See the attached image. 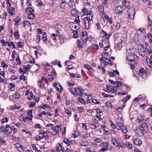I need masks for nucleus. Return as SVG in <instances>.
<instances>
[{"label":"nucleus","instance_id":"obj_1","mask_svg":"<svg viewBox=\"0 0 152 152\" xmlns=\"http://www.w3.org/2000/svg\"><path fill=\"white\" fill-rule=\"evenodd\" d=\"M125 9L122 6H116L115 8L114 12L116 14L120 16L122 15Z\"/></svg>","mask_w":152,"mask_h":152},{"label":"nucleus","instance_id":"obj_2","mask_svg":"<svg viewBox=\"0 0 152 152\" xmlns=\"http://www.w3.org/2000/svg\"><path fill=\"white\" fill-rule=\"evenodd\" d=\"M0 129L3 133H8L9 134L12 132V127L8 124L6 125L5 127L4 125L1 126Z\"/></svg>","mask_w":152,"mask_h":152},{"label":"nucleus","instance_id":"obj_3","mask_svg":"<svg viewBox=\"0 0 152 152\" xmlns=\"http://www.w3.org/2000/svg\"><path fill=\"white\" fill-rule=\"evenodd\" d=\"M111 141L112 143L114 145H116V146H120L122 148H124V146L123 145L122 141L121 140L117 139L113 137L112 138Z\"/></svg>","mask_w":152,"mask_h":152},{"label":"nucleus","instance_id":"obj_4","mask_svg":"<svg viewBox=\"0 0 152 152\" xmlns=\"http://www.w3.org/2000/svg\"><path fill=\"white\" fill-rule=\"evenodd\" d=\"M138 58V56L135 54H132L126 57V60L132 62H134Z\"/></svg>","mask_w":152,"mask_h":152},{"label":"nucleus","instance_id":"obj_5","mask_svg":"<svg viewBox=\"0 0 152 152\" xmlns=\"http://www.w3.org/2000/svg\"><path fill=\"white\" fill-rule=\"evenodd\" d=\"M129 18L131 20H133L134 18L135 12L134 8H129L128 11Z\"/></svg>","mask_w":152,"mask_h":152},{"label":"nucleus","instance_id":"obj_6","mask_svg":"<svg viewBox=\"0 0 152 152\" xmlns=\"http://www.w3.org/2000/svg\"><path fill=\"white\" fill-rule=\"evenodd\" d=\"M53 86L54 87H55L56 90L59 92H61L63 91V88L62 86L59 83L55 82L54 83Z\"/></svg>","mask_w":152,"mask_h":152},{"label":"nucleus","instance_id":"obj_7","mask_svg":"<svg viewBox=\"0 0 152 152\" xmlns=\"http://www.w3.org/2000/svg\"><path fill=\"white\" fill-rule=\"evenodd\" d=\"M63 142L66 144V146L73 145L75 143L74 140H69L66 138H64V139Z\"/></svg>","mask_w":152,"mask_h":152},{"label":"nucleus","instance_id":"obj_8","mask_svg":"<svg viewBox=\"0 0 152 152\" xmlns=\"http://www.w3.org/2000/svg\"><path fill=\"white\" fill-rule=\"evenodd\" d=\"M90 21L88 20V18L85 17L84 18L83 23L86 29H88L89 28L90 26Z\"/></svg>","mask_w":152,"mask_h":152},{"label":"nucleus","instance_id":"obj_9","mask_svg":"<svg viewBox=\"0 0 152 152\" xmlns=\"http://www.w3.org/2000/svg\"><path fill=\"white\" fill-rule=\"evenodd\" d=\"M133 143L136 145L140 146L142 144V142L140 139L137 137H134L133 138Z\"/></svg>","mask_w":152,"mask_h":152},{"label":"nucleus","instance_id":"obj_10","mask_svg":"<svg viewBox=\"0 0 152 152\" xmlns=\"http://www.w3.org/2000/svg\"><path fill=\"white\" fill-rule=\"evenodd\" d=\"M140 76L143 78H145L147 75V73L143 68H141L139 71Z\"/></svg>","mask_w":152,"mask_h":152},{"label":"nucleus","instance_id":"obj_11","mask_svg":"<svg viewBox=\"0 0 152 152\" xmlns=\"http://www.w3.org/2000/svg\"><path fill=\"white\" fill-rule=\"evenodd\" d=\"M80 96H82L83 95V91L84 90L83 88H80L79 87H76L74 90Z\"/></svg>","mask_w":152,"mask_h":152},{"label":"nucleus","instance_id":"obj_12","mask_svg":"<svg viewBox=\"0 0 152 152\" xmlns=\"http://www.w3.org/2000/svg\"><path fill=\"white\" fill-rule=\"evenodd\" d=\"M63 143H58L57 144L56 146V150L59 152H64V149L63 147Z\"/></svg>","mask_w":152,"mask_h":152},{"label":"nucleus","instance_id":"obj_13","mask_svg":"<svg viewBox=\"0 0 152 152\" xmlns=\"http://www.w3.org/2000/svg\"><path fill=\"white\" fill-rule=\"evenodd\" d=\"M140 128L144 132V133H146L148 129V126L146 123H144L140 125Z\"/></svg>","mask_w":152,"mask_h":152},{"label":"nucleus","instance_id":"obj_14","mask_svg":"<svg viewBox=\"0 0 152 152\" xmlns=\"http://www.w3.org/2000/svg\"><path fill=\"white\" fill-rule=\"evenodd\" d=\"M101 35L102 37H105L106 39H109L110 36V33L107 34L106 32L105 31L103 30H102L100 34Z\"/></svg>","mask_w":152,"mask_h":152},{"label":"nucleus","instance_id":"obj_15","mask_svg":"<svg viewBox=\"0 0 152 152\" xmlns=\"http://www.w3.org/2000/svg\"><path fill=\"white\" fill-rule=\"evenodd\" d=\"M52 129L56 132L58 133L62 129V126L61 125H56V126H53L52 127Z\"/></svg>","mask_w":152,"mask_h":152},{"label":"nucleus","instance_id":"obj_16","mask_svg":"<svg viewBox=\"0 0 152 152\" xmlns=\"http://www.w3.org/2000/svg\"><path fill=\"white\" fill-rule=\"evenodd\" d=\"M135 131L137 132V134L139 137L142 136L143 134L145 133L140 128L136 129Z\"/></svg>","mask_w":152,"mask_h":152},{"label":"nucleus","instance_id":"obj_17","mask_svg":"<svg viewBox=\"0 0 152 152\" xmlns=\"http://www.w3.org/2000/svg\"><path fill=\"white\" fill-rule=\"evenodd\" d=\"M32 110H28L27 112V119L31 121L32 120Z\"/></svg>","mask_w":152,"mask_h":152},{"label":"nucleus","instance_id":"obj_18","mask_svg":"<svg viewBox=\"0 0 152 152\" xmlns=\"http://www.w3.org/2000/svg\"><path fill=\"white\" fill-rule=\"evenodd\" d=\"M15 145L16 146V148H20V149H18V150L20 152H23L24 150L23 149V147L22 146V145L20 144L19 143H16Z\"/></svg>","mask_w":152,"mask_h":152},{"label":"nucleus","instance_id":"obj_19","mask_svg":"<svg viewBox=\"0 0 152 152\" xmlns=\"http://www.w3.org/2000/svg\"><path fill=\"white\" fill-rule=\"evenodd\" d=\"M119 128L121 129L122 132L124 134L127 133V131L126 129V128L124 125H120L119 126Z\"/></svg>","mask_w":152,"mask_h":152},{"label":"nucleus","instance_id":"obj_20","mask_svg":"<svg viewBox=\"0 0 152 152\" xmlns=\"http://www.w3.org/2000/svg\"><path fill=\"white\" fill-rule=\"evenodd\" d=\"M147 62L148 65L150 67H152V54H151L150 57V58H147Z\"/></svg>","mask_w":152,"mask_h":152},{"label":"nucleus","instance_id":"obj_21","mask_svg":"<svg viewBox=\"0 0 152 152\" xmlns=\"http://www.w3.org/2000/svg\"><path fill=\"white\" fill-rule=\"evenodd\" d=\"M116 121L118 123L122 124L123 123V120L122 119V117L118 116L116 119Z\"/></svg>","mask_w":152,"mask_h":152},{"label":"nucleus","instance_id":"obj_22","mask_svg":"<svg viewBox=\"0 0 152 152\" xmlns=\"http://www.w3.org/2000/svg\"><path fill=\"white\" fill-rule=\"evenodd\" d=\"M144 119V117L142 115H140L138 117V119L137 120V121L139 123H141Z\"/></svg>","mask_w":152,"mask_h":152},{"label":"nucleus","instance_id":"obj_23","mask_svg":"<svg viewBox=\"0 0 152 152\" xmlns=\"http://www.w3.org/2000/svg\"><path fill=\"white\" fill-rule=\"evenodd\" d=\"M114 86H115L116 88H118L119 89L122 86V83L120 81H116L115 84Z\"/></svg>","mask_w":152,"mask_h":152},{"label":"nucleus","instance_id":"obj_24","mask_svg":"<svg viewBox=\"0 0 152 152\" xmlns=\"http://www.w3.org/2000/svg\"><path fill=\"white\" fill-rule=\"evenodd\" d=\"M118 90H119V89L117 88L115 86H114L113 87L112 86L110 89L111 91L113 93H116Z\"/></svg>","mask_w":152,"mask_h":152},{"label":"nucleus","instance_id":"obj_25","mask_svg":"<svg viewBox=\"0 0 152 152\" xmlns=\"http://www.w3.org/2000/svg\"><path fill=\"white\" fill-rule=\"evenodd\" d=\"M105 60L107 61H105V62L107 63H105V66H107L108 64L110 65L111 66L113 65V64L110 59L106 58Z\"/></svg>","mask_w":152,"mask_h":152},{"label":"nucleus","instance_id":"obj_26","mask_svg":"<svg viewBox=\"0 0 152 152\" xmlns=\"http://www.w3.org/2000/svg\"><path fill=\"white\" fill-rule=\"evenodd\" d=\"M126 37L121 36V43L124 44L126 43Z\"/></svg>","mask_w":152,"mask_h":152},{"label":"nucleus","instance_id":"obj_27","mask_svg":"<svg viewBox=\"0 0 152 152\" xmlns=\"http://www.w3.org/2000/svg\"><path fill=\"white\" fill-rule=\"evenodd\" d=\"M60 7L62 8H64L66 6V3L65 2V0H61Z\"/></svg>","mask_w":152,"mask_h":152},{"label":"nucleus","instance_id":"obj_28","mask_svg":"<svg viewBox=\"0 0 152 152\" xmlns=\"http://www.w3.org/2000/svg\"><path fill=\"white\" fill-rule=\"evenodd\" d=\"M100 145L102 147L107 148L109 147V143L107 142H103L100 144Z\"/></svg>","mask_w":152,"mask_h":152},{"label":"nucleus","instance_id":"obj_29","mask_svg":"<svg viewBox=\"0 0 152 152\" xmlns=\"http://www.w3.org/2000/svg\"><path fill=\"white\" fill-rule=\"evenodd\" d=\"M14 21L15 22V26H17L18 25V23H19V22L20 20V18L18 16L16 17L14 19Z\"/></svg>","mask_w":152,"mask_h":152},{"label":"nucleus","instance_id":"obj_30","mask_svg":"<svg viewBox=\"0 0 152 152\" xmlns=\"http://www.w3.org/2000/svg\"><path fill=\"white\" fill-rule=\"evenodd\" d=\"M134 51V49L132 48H129L126 50V53L128 54H132Z\"/></svg>","mask_w":152,"mask_h":152},{"label":"nucleus","instance_id":"obj_31","mask_svg":"<svg viewBox=\"0 0 152 152\" xmlns=\"http://www.w3.org/2000/svg\"><path fill=\"white\" fill-rule=\"evenodd\" d=\"M17 45H18V47H17L18 48H22L24 45V44L21 42H18L17 43Z\"/></svg>","mask_w":152,"mask_h":152},{"label":"nucleus","instance_id":"obj_32","mask_svg":"<svg viewBox=\"0 0 152 152\" xmlns=\"http://www.w3.org/2000/svg\"><path fill=\"white\" fill-rule=\"evenodd\" d=\"M14 36L16 39H18L19 38V33L18 31L15 30L14 33Z\"/></svg>","mask_w":152,"mask_h":152},{"label":"nucleus","instance_id":"obj_33","mask_svg":"<svg viewBox=\"0 0 152 152\" xmlns=\"http://www.w3.org/2000/svg\"><path fill=\"white\" fill-rule=\"evenodd\" d=\"M146 49V50L147 51V52L149 54L152 53V50H151V48L149 46H146L145 48Z\"/></svg>","mask_w":152,"mask_h":152},{"label":"nucleus","instance_id":"obj_34","mask_svg":"<svg viewBox=\"0 0 152 152\" xmlns=\"http://www.w3.org/2000/svg\"><path fill=\"white\" fill-rule=\"evenodd\" d=\"M82 42L85 44L87 40L88 36H82Z\"/></svg>","mask_w":152,"mask_h":152},{"label":"nucleus","instance_id":"obj_35","mask_svg":"<svg viewBox=\"0 0 152 152\" xmlns=\"http://www.w3.org/2000/svg\"><path fill=\"white\" fill-rule=\"evenodd\" d=\"M109 121L110 123V125L111 127L115 129L116 128L119 129V128H118V127H116V124H114L112 122V121L111 120H109Z\"/></svg>","mask_w":152,"mask_h":152},{"label":"nucleus","instance_id":"obj_36","mask_svg":"<svg viewBox=\"0 0 152 152\" xmlns=\"http://www.w3.org/2000/svg\"><path fill=\"white\" fill-rule=\"evenodd\" d=\"M77 11L76 9H73L71 11V14L73 16H76L77 13Z\"/></svg>","mask_w":152,"mask_h":152},{"label":"nucleus","instance_id":"obj_37","mask_svg":"<svg viewBox=\"0 0 152 152\" xmlns=\"http://www.w3.org/2000/svg\"><path fill=\"white\" fill-rule=\"evenodd\" d=\"M73 136L75 137H77L79 136L80 133L78 131H75L73 133Z\"/></svg>","mask_w":152,"mask_h":152},{"label":"nucleus","instance_id":"obj_38","mask_svg":"<svg viewBox=\"0 0 152 152\" xmlns=\"http://www.w3.org/2000/svg\"><path fill=\"white\" fill-rule=\"evenodd\" d=\"M90 47L91 49H94L96 50L98 49L99 48L98 45L96 44H93Z\"/></svg>","mask_w":152,"mask_h":152},{"label":"nucleus","instance_id":"obj_39","mask_svg":"<svg viewBox=\"0 0 152 152\" xmlns=\"http://www.w3.org/2000/svg\"><path fill=\"white\" fill-rule=\"evenodd\" d=\"M125 2H123V4L127 8L129 9V7L130 6V4L129 2L128 1H125Z\"/></svg>","mask_w":152,"mask_h":152},{"label":"nucleus","instance_id":"obj_40","mask_svg":"<svg viewBox=\"0 0 152 152\" xmlns=\"http://www.w3.org/2000/svg\"><path fill=\"white\" fill-rule=\"evenodd\" d=\"M28 18L29 19H33L35 18V14L34 13H30L28 16Z\"/></svg>","mask_w":152,"mask_h":152},{"label":"nucleus","instance_id":"obj_41","mask_svg":"<svg viewBox=\"0 0 152 152\" xmlns=\"http://www.w3.org/2000/svg\"><path fill=\"white\" fill-rule=\"evenodd\" d=\"M77 47L78 48H82L83 47V44L81 42V41L79 40H77Z\"/></svg>","mask_w":152,"mask_h":152},{"label":"nucleus","instance_id":"obj_42","mask_svg":"<svg viewBox=\"0 0 152 152\" xmlns=\"http://www.w3.org/2000/svg\"><path fill=\"white\" fill-rule=\"evenodd\" d=\"M105 18L108 21L109 23L110 24L112 23V18L109 17L108 15H105Z\"/></svg>","mask_w":152,"mask_h":152},{"label":"nucleus","instance_id":"obj_43","mask_svg":"<svg viewBox=\"0 0 152 152\" xmlns=\"http://www.w3.org/2000/svg\"><path fill=\"white\" fill-rule=\"evenodd\" d=\"M20 96V94L18 92H16L15 94L13 95V97L14 99H16L19 97Z\"/></svg>","mask_w":152,"mask_h":152},{"label":"nucleus","instance_id":"obj_44","mask_svg":"<svg viewBox=\"0 0 152 152\" xmlns=\"http://www.w3.org/2000/svg\"><path fill=\"white\" fill-rule=\"evenodd\" d=\"M8 121V119L7 117L3 118L1 121V123L3 124L4 123H7Z\"/></svg>","mask_w":152,"mask_h":152},{"label":"nucleus","instance_id":"obj_45","mask_svg":"<svg viewBox=\"0 0 152 152\" xmlns=\"http://www.w3.org/2000/svg\"><path fill=\"white\" fill-rule=\"evenodd\" d=\"M137 64V63L135 61H134L133 63H131L130 64V66L131 69H135Z\"/></svg>","mask_w":152,"mask_h":152},{"label":"nucleus","instance_id":"obj_46","mask_svg":"<svg viewBox=\"0 0 152 152\" xmlns=\"http://www.w3.org/2000/svg\"><path fill=\"white\" fill-rule=\"evenodd\" d=\"M34 12V10L30 7L28 8L27 10V12L28 14Z\"/></svg>","mask_w":152,"mask_h":152},{"label":"nucleus","instance_id":"obj_47","mask_svg":"<svg viewBox=\"0 0 152 152\" xmlns=\"http://www.w3.org/2000/svg\"><path fill=\"white\" fill-rule=\"evenodd\" d=\"M101 25H102V24L100 23L99 22H98L96 23V26L97 29L98 30H101L102 29Z\"/></svg>","mask_w":152,"mask_h":152},{"label":"nucleus","instance_id":"obj_48","mask_svg":"<svg viewBox=\"0 0 152 152\" xmlns=\"http://www.w3.org/2000/svg\"><path fill=\"white\" fill-rule=\"evenodd\" d=\"M42 39L43 41L45 42L47 40V34L45 32H44V33L43 34Z\"/></svg>","mask_w":152,"mask_h":152},{"label":"nucleus","instance_id":"obj_49","mask_svg":"<svg viewBox=\"0 0 152 152\" xmlns=\"http://www.w3.org/2000/svg\"><path fill=\"white\" fill-rule=\"evenodd\" d=\"M10 86L9 90L10 91H14L15 90V85L12 83L10 84Z\"/></svg>","mask_w":152,"mask_h":152},{"label":"nucleus","instance_id":"obj_50","mask_svg":"<svg viewBox=\"0 0 152 152\" xmlns=\"http://www.w3.org/2000/svg\"><path fill=\"white\" fill-rule=\"evenodd\" d=\"M130 97L131 96H127L123 100V102L124 103H126V102L129 99Z\"/></svg>","mask_w":152,"mask_h":152},{"label":"nucleus","instance_id":"obj_51","mask_svg":"<svg viewBox=\"0 0 152 152\" xmlns=\"http://www.w3.org/2000/svg\"><path fill=\"white\" fill-rule=\"evenodd\" d=\"M78 101L80 103H81L83 104H85L86 103V102L83 99L81 98H78Z\"/></svg>","mask_w":152,"mask_h":152},{"label":"nucleus","instance_id":"obj_52","mask_svg":"<svg viewBox=\"0 0 152 152\" xmlns=\"http://www.w3.org/2000/svg\"><path fill=\"white\" fill-rule=\"evenodd\" d=\"M31 147L32 148L35 150L36 152H40V151L39 150H38L37 147L36 146V145L34 144H32L31 145Z\"/></svg>","mask_w":152,"mask_h":152},{"label":"nucleus","instance_id":"obj_53","mask_svg":"<svg viewBox=\"0 0 152 152\" xmlns=\"http://www.w3.org/2000/svg\"><path fill=\"white\" fill-rule=\"evenodd\" d=\"M87 10H88L86 7H83L82 9V11L83 12V15H86V13Z\"/></svg>","mask_w":152,"mask_h":152},{"label":"nucleus","instance_id":"obj_54","mask_svg":"<svg viewBox=\"0 0 152 152\" xmlns=\"http://www.w3.org/2000/svg\"><path fill=\"white\" fill-rule=\"evenodd\" d=\"M30 103L29 106L30 108L34 107L36 105V103L34 102H31Z\"/></svg>","mask_w":152,"mask_h":152},{"label":"nucleus","instance_id":"obj_55","mask_svg":"<svg viewBox=\"0 0 152 152\" xmlns=\"http://www.w3.org/2000/svg\"><path fill=\"white\" fill-rule=\"evenodd\" d=\"M84 67L88 70H90L92 69L91 67L87 64H85L84 65Z\"/></svg>","mask_w":152,"mask_h":152},{"label":"nucleus","instance_id":"obj_56","mask_svg":"<svg viewBox=\"0 0 152 152\" xmlns=\"http://www.w3.org/2000/svg\"><path fill=\"white\" fill-rule=\"evenodd\" d=\"M23 24L24 25L23 26L24 27H25V26L27 25H28V26H31V23L28 21H24L23 23Z\"/></svg>","mask_w":152,"mask_h":152},{"label":"nucleus","instance_id":"obj_57","mask_svg":"<svg viewBox=\"0 0 152 152\" xmlns=\"http://www.w3.org/2000/svg\"><path fill=\"white\" fill-rule=\"evenodd\" d=\"M47 108H50L49 106L46 104H44L42 106L40 107V108L43 109H45Z\"/></svg>","mask_w":152,"mask_h":152},{"label":"nucleus","instance_id":"obj_58","mask_svg":"<svg viewBox=\"0 0 152 152\" xmlns=\"http://www.w3.org/2000/svg\"><path fill=\"white\" fill-rule=\"evenodd\" d=\"M102 55L103 58H106L108 56V53L107 52H104L102 53Z\"/></svg>","mask_w":152,"mask_h":152},{"label":"nucleus","instance_id":"obj_59","mask_svg":"<svg viewBox=\"0 0 152 152\" xmlns=\"http://www.w3.org/2000/svg\"><path fill=\"white\" fill-rule=\"evenodd\" d=\"M55 78V77L52 75H48V78L50 81L53 80Z\"/></svg>","mask_w":152,"mask_h":152},{"label":"nucleus","instance_id":"obj_60","mask_svg":"<svg viewBox=\"0 0 152 152\" xmlns=\"http://www.w3.org/2000/svg\"><path fill=\"white\" fill-rule=\"evenodd\" d=\"M122 44L120 42L118 43L117 45L118 48V50H120L122 48Z\"/></svg>","mask_w":152,"mask_h":152},{"label":"nucleus","instance_id":"obj_61","mask_svg":"<svg viewBox=\"0 0 152 152\" xmlns=\"http://www.w3.org/2000/svg\"><path fill=\"white\" fill-rule=\"evenodd\" d=\"M148 36L151 42H152V34L151 33H148Z\"/></svg>","mask_w":152,"mask_h":152},{"label":"nucleus","instance_id":"obj_62","mask_svg":"<svg viewBox=\"0 0 152 152\" xmlns=\"http://www.w3.org/2000/svg\"><path fill=\"white\" fill-rule=\"evenodd\" d=\"M16 61H17V63L20 65L21 64V61L20 60V58H19V56H18L16 58Z\"/></svg>","mask_w":152,"mask_h":152},{"label":"nucleus","instance_id":"obj_63","mask_svg":"<svg viewBox=\"0 0 152 152\" xmlns=\"http://www.w3.org/2000/svg\"><path fill=\"white\" fill-rule=\"evenodd\" d=\"M6 142L3 139L0 138V145H2L3 144L5 143Z\"/></svg>","mask_w":152,"mask_h":152},{"label":"nucleus","instance_id":"obj_64","mask_svg":"<svg viewBox=\"0 0 152 152\" xmlns=\"http://www.w3.org/2000/svg\"><path fill=\"white\" fill-rule=\"evenodd\" d=\"M148 7L152 9V0L147 5Z\"/></svg>","mask_w":152,"mask_h":152}]
</instances>
